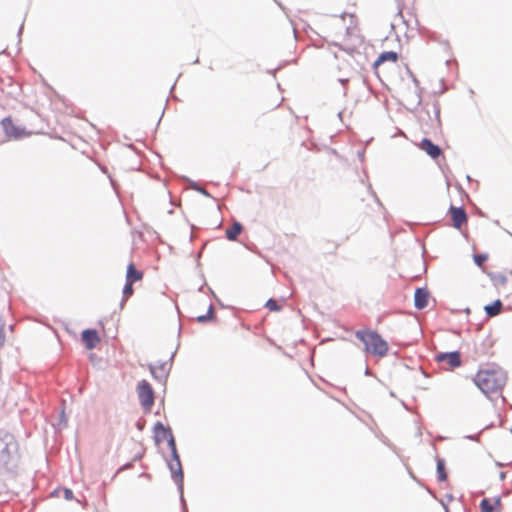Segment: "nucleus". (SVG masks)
Listing matches in <instances>:
<instances>
[{"label":"nucleus","mask_w":512,"mask_h":512,"mask_svg":"<svg viewBox=\"0 0 512 512\" xmlns=\"http://www.w3.org/2000/svg\"><path fill=\"white\" fill-rule=\"evenodd\" d=\"M450 214L453 221V225L456 228H460L462 224L467 221V214L465 210L461 207L451 206Z\"/></svg>","instance_id":"10"},{"label":"nucleus","mask_w":512,"mask_h":512,"mask_svg":"<svg viewBox=\"0 0 512 512\" xmlns=\"http://www.w3.org/2000/svg\"><path fill=\"white\" fill-rule=\"evenodd\" d=\"M495 504H496V505H499V504H500V499H499V498H497V499L495 500Z\"/></svg>","instance_id":"30"},{"label":"nucleus","mask_w":512,"mask_h":512,"mask_svg":"<svg viewBox=\"0 0 512 512\" xmlns=\"http://www.w3.org/2000/svg\"><path fill=\"white\" fill-rule=\"evenodd\" d=\"M474 262L477 266L481 267L484 262L487 260V255L485 254H475L474 257Z\"/></svg>","instance_id":"21"},{"label":"nucleus","mask_w":512,"mask_h":512,"mask_svg":"<svg viewBox=\"0 0 512 512\" xmlns=\"http://www.w3.org/2000/svg\"><path fill=\"white\" fill-rule=\"evenodd\" d=\"M149 369H150V372L153 375V377L156 379L166 377L168 370H169L167 368V363L160 364L158 368L153 365H150Z\"/></svg>","instance_id":"15"},{"label":"nucleus","mask_w":512,"mask_h":512,"mask_svg":"<svg viewBox=\"0 0 512 512\" xmlns=\"http://www.w3.org/2000/svg\"><path fill=\"white\" fill-rule=\"evenodd\" d=\"M502 307V302L500 300H496L492 304L486 305L484 309L489 317H494L501 312Z\"/></svg>","instance_id":"16"},{"label":"nucleus","mask_w":512,"mask_h":512,"mask_svg":"<svg viewBox=\"0 0 512 512\" xmlns=\"http://www.w3.org/2000/svg\"><path fill=\"white\" fill-rule=\"evenodd\" d=\"M18 443L13 434L0 430V471L11 470L16 463Z\"/></svg>","instance_id":"2"},{"label":"nucleus","mask_w":512,"mask_h":512,"mask_svg":"<svg viewBox=\"0 0 512 512\" xmlns=\"http://www.w3.org/2000/svg\"><path fill=\"white\" fill-rule=\"evenodd\" d=\"M214 315V309L213 306H210L208 309V312L205 313V315H200L197 317V321L200 323H205L213 318Z\"/></svg>","instance_id":"20"},{"label":"nucleus","mask_w":512,"mask_h":512,"mask_svg":"<svg viewBox=\"0 0 512 512\" xmlns=\"http://www.w3.org/2000/svg\"><path fill=\"white\" fill-rule=\"evenodd\" d=\"M82 340L88 349H93L99 342V337L96 330L87 329L82 332Z\"/></svg>","instance_id":"12"},{"label":"nucleus","mask_w":512,"mask_h":512,"mask_svg":"<svg viewBox=\"0 0 512 512\" xmlns=\"http://www.w3.org/2000/svg\"><path fill=\"white\" fill-rule=\"evenodd\" d=\"M480 508H481V512H493L494 511V505L487 498L482 499V501L480 503Z\"/></svg>","instance_id":"19"},{"label":"nucleus","mask_w":512,"mask_h":512,"mask_svg":"<svg viewBox=\"0 0 512 512\" xmlns=\"http://www.w3.org/2000/svg\"><path fill=\"white\" fill-rule=\"evenodd\" d=\"M420 102H421V98H420V96H419V95H417L416 104H417V105H419V104H420Z\"/></svg>","instance_id":"27"},{"label":"nucleus","mask_w":512,"mask_h":512,"mask_svg":"<svg viewBox=\"0 0 512 512\" xmlns=\"http://www.w3.org/2000/svg\"><path fill=\"white\" fill-rule=\"evenodd\" d=\"M468 438H469V439H472V440H474V439H475V437H474V436H468Z\"/></svg>","instance_id":"32"},{"label":"nucleus","mask_w":512,"mask_h":512,"mask_svg":"<svg viewBox=\"0 0 512 512\" xmlns=\"http://www.w3.org/2000/svg\"><path fill=\"white\" fill-rule=\"evenodd\" d=\"M64 498L66 500H71L73 498V492L71 489H69V488L64 489Z\"/></svg>","instance_id":"25"},{"label":"nucleus","mask_w":512,"mask_h":512,"mask_svg":"<svg viewBox=\"0 0 512 512\" xmlns=\"http://www.w3.org/2000/svg\"><path fill=\"white\" fill-rule=\"evenodd\" d=\"M168 467L171 472L172 478L175 481V483L177 484L178 489L180 491L181 502L184 506V509H186L185 501H184V497H183V470H182V465L180 462L179 455H177V458H172L168 462Z\"/></svg>","instance_id":"4"},{"label":"nucleus","mask_w":512,"mask_h":512,"mask_svg":"<svg viewBox=\"0 0 512 512\" xmlns=\"http://www.w3.org/2000/svg\"><path fill=\"white\" fill-rule=\"evenodd\" d=\"M429 292L425 288H417L414 295V305L417 309H424L428 305Z\"/></svg>","instance_id":"11"},{"label":"nucleus","mask_w":512,"mask_h":512,"mask_svg":"<svg viewBox=\"0 0 512 512\" xmlns=\"http://www.w3.org/2000/svg\"><path fill=\"white\" fill-rule=\"evenodd\" d=\"M445 462L443 459H437V473L439 481H445L447 479V474L445 472Z\"/></svg>","instance_id":"18"},{"label":"nucleus","mask_w":512,"mask_h":512,"mask_svg":"<svg viewBox=\"0 0 512 512\" xmlns=\"http://www.w3.org/2000/svg\"><path fill=\"white\" fill-rule=\"evenodd\" d=\"M435 359L437 362L446 365L447 368H455L461 365L460 353L458 351L438 353Z\"/></svg>","instance_id":"7"},{"label":"nucleus","mask_w":512,"mask_h":512,"mask_svg":"<svg viewBox=\"0 0 512 512\" xmlns=\"http://www.w3.org/2000/svg\"><path fill=\"white\" fill-rule=\"evenodd\" d=\"M137 392L141 405L150 409L154 404V391L151 385L146 380H142L137 386Z\"/></svg>","instance_id":"6"},{"label":"nucleus","mask_w":512,"mask_h":512,"mask_svg":"<svg viewBox=\"0 0 512 512\" xmlns=\"http://www.w3.org/2000/svg\"><path fill=\"white\" fill-rule=\"evenodd\" d=\"M2 126L9 138L19 139L24 135V130L15 126L10 118L3 119Z\"/></svg>","instance_id":"8"},{"label":"nucleus","mask_w":512,"mask_h":512,"mask_svg":"<svg viewBox=\"0 0 512 512\" xmlns=\"http://www.w3.org/2000/svg\"><path fill=\"white\" fill-rule=\"evenodd\" d=\"M22 30H23V24L20 26L19 35L22 33Z\"/></svg>","instance_id":"31"},{"label":"nucleus","mask_w":512,"mask_h":512,"mask_svg":"<svg viewBox=\"0 0 512 512\" xmlns=\"http://www.w3.org/2000/svg\"><path fill=\"white\" fill-rule=\"evenodd\" d=\"M504 477H505V473H504V472H501V474H500V478H501V479H504Z\"/></svg>","instance_id":"29"},{"label":"nucleus","mask_w":512,"mask_h":512,"mask_svg":"<svg viewBox=\"0 0 512 512\" xmlns=\"http://www.w3.org/2000/svg\"><path fill=\"white\" fill-rule=\"evenodd\" d=\"M506 379V373L502 369H487L476 374L474 383L488 396L501 390L506 383Z\"/></svg>","instance_id":"1"},{"label":"nucleus","mask_w":512,"mask_h":512,"mask_svg":"<svg viewBox=\"0 0 512 512\" xmlns=\"http://www.w3.org/2000/svg\"><path fill=\"white\" fill-rule=\"evenodd\" d=\"M160 438H161V441L164 439H167V437H163V434L161 432H160Z\"/></svg>","instance_id":"28"},{"label":"nucleus","mask_w":512,"mask_h":512,"mask_svg":"<svg viewBox=\"0 0 512 512\" xmlns=\"http://www.w3.org/2000/svg\"><path fill=\"white\" fill-rule=\"evenodd\" d=\"M265 306L271 310V311H279L280 310V306L278 305L277 301L274 300V299H269Z\"/></svg>","instance_id":"22"},{"label":"nucleus","mask_w":512,"mask_h":512,"mask_svg":"<svg viewBox=\"0 0 512 512\" xmlns=\"http://www.w3.org/2000/svg\"><path fill=\"white\" fill-rule=\"evenodd\" d=\"M132 282H126V284L124 285V288H123V294L125 296V298L131 296L133 294V287H132Z\"/></svg>","instance_id":"23"},{"label":"nucleus","mask_w":512,"mask_h":512,"mask_svg":"<svg viewBox=\"0 0 512 512\" xmlns=\"http://www.w3.org/2000/svg\"><path fill=\"white\" fill-rule=\"evenodd\" d=\"M192 188L198 192H200L201 194L207 196V197H210V194L204 189L202 188L201 186L197 185V184H194L192 186Z\"/></svg>","instance_id":"24"},{"label":"nucleus","mask_w":512,"mask_h":512,"mask_svg":"<svg viewBox=\"0 0 512 512\" xmlns=\"http://www.w3.org/2000/svg\"><path fill=\"white\" fill-rule=\"evenodd\" d=\"M160 432L163 437H167L168 446L171 449V458H177L178 452L176 449L175 438L169 428H166L161 422H157L154 426V438L156 443L161 442Z\"/></svg>","instance_id":"5"},{"label":"nucleus","mask_w":512,"mask_h":512,"mask_svg":"<svg viewBox=\"0 0 512 512\" xmlns=\"http://www.w3.org/2000/svg\"><path fill=\"white\" fill-rule=\"evenodd\" d=\"M356 337L363 342L365 351L378 356L387 353L388 345L379 334L371 331H358Z\"/></svg>","instance_id":"3"},{"label":"nucleus","mask_w":512,"mask_h":512,"mask_svg":"<svg viewBox=\"0 0 512 512\" xmlns=\"http://www.w3.org/2000/svg\"><path fill=\"white\" fill-rule=\"evenodd\" d=\"M62 423L66 424V418H65L64 412L61 413L59 425Z\"/></svg>","instance_id":"26"},{"label":"nucleus","mask_w":512,"mask_h":512,"mask_svg":"<svg viewBox=\"0 0 512 512\" xmlns=\"http://www.w3.org/2000/svg\"><path fill=\"white\" fill-rule=\"evenodd\" d=\"M242 230V224L238 221H235L233 225L226 231L227 239L230 241H235L237 237L241 234Z\"/></svg>","instance_id":"13"},{"label":"nucleus","mask_w":512,"mask_h":512,"mask_svg":"<svg viewBox=\"0 0 512 512\" xmlns=\"http://www.w3.org/2000/svg\"><path fill=\"white\" fill-rule=\"evenodd\" d=\"M398 59V54L393 51L383 52L379 55L377 60L374 63V66H378L386 61L396 62Z\"/></svg>","instance_id":"14"},{"label":"nucleus","mask_w":512,"mask_h":512,"mask_svg":"<svg viewBox=\"0 0 512 512\" xmlns=\"http://www.w3.org/2000/svg\"><path fill=\"white\" fill-rule=\"evenodd\" d=\"M128 282H135L142 278L141 272L137 271L135 266L133 264H130L127 268V275H126Z\"/></svg>","instance_id":"17"},{"label":"nucleus","mask_w":512,"mask_h":512,"mask_svg":"<svg viewBox=\"0 0 512 512\" xmlns=\"http://www.w3.org/2000/svg\"><path fill=\"white\" fill-rule=\"evenodd\" d=\"M419 147L423 151H425L433 159L438 158L441 155V153H442L441 148L438 145L434 144L431 140H429L427 138H424L420 142Z\"/></svg>","instance_id":"9"}]
</instances>
